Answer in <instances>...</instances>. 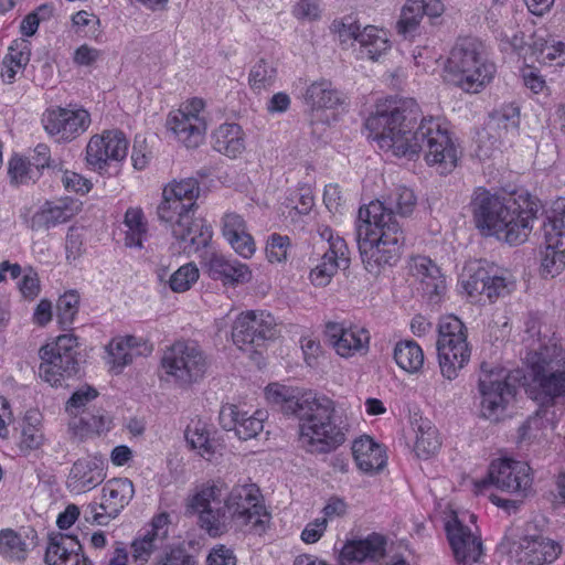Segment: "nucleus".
<instances>
[{"label":"nucleus","instance_id":"f257e3e1","mask_svg":"<svg viewBox=\"0 0 565 565\" xmlns=\"http://www.w3.org/2000/svg\"><path fill=\"white\" fill-rule=\"evenodd\" d=\"M365 128L383 151L408 159L423 152L426 163L440 173L451 172L460 159L456 140L439 119L424 118L417 125V104L413 99H379Z\"/></svg>","mask_w":565,"mask_h":565},{"label":"nucleus","instance_id":"f03ea898","mask_svg":"<svg viewBox=\"0 0 565 565\" xmlns=\"http://www.w3.org/2000/svg\"><path fill=\"white\" fill-rule=\"evenodd\" d=\"M223 483L207 481L196 486L185 501L186 512L198 515L200 527L211 537L226 534L233 526L262 535L269 526L271 515L255 483L236 484L221 503Z\"/></svg>","mask_w":565,"mask_h":565},{"label":"nucleus","instance_id":"7ed1b4c3","mask_svg":"<svg viewBox=\"0 0 565 565\" xmlns=\"http://www.w3.org/2000/svg\"><path fill=\"white\" fill-rule=\"evenodd\" d=\"M476 228L484 237H495L511 246L530 237L539 206L529 193L503 196L478 186L469 203Z\"/></svg>","mask_w":565,"mask_h":565},{"label":"nucleus","instance_id":"20e7f679","mask_svg":"<svg viewBox=\"0 0 565 565\" xmlns=\"http://www.w3.org/2000/svg\"><path fill=\"white\" fill-rule=\"evenodd\" d=\"M356 226L358 246L365 269L379 274L394 265L401 255L404 234L385 204L375 200L360 207Z\"/></svg>","mask_w":565,"mask_h":565},{"label":"nucleus","instance_id":"39448f33","mask_svg":"<svg viewBox=\"0 0 565 565\" xmlns=\"http://www.w3.org/2000/svg\"><path fill=\"white\" fill-rule=\"evenodd\" d=\"M200 192L201 188L195 178L172 180L164 185L162 200L157 209L159 220L170 224L173 236L188 242L191 252L206 247L213 235L209 224L193 217Z\"/></svg>","mask_w":565,"mask_h":565},{"label":"nucleus","instance_id":"423d86ee","mask_svg":"<svg viewBox=\"0 0 565 565\" xmlns=\"http://www.w3.org/2000/svg\"><path fill=\"white\" fill-rule=\"evenodd\" d=\"M298 419V443L309 454H329L345 441L334 403L328 397L316 395Z\"/></svg>","mask_w":565,"mask_h":565},{"label":"nucleus","instance_id":"0eeeda50","mask_svg":"<svg viewBox=\"0 0 565 565\" xmlns=\"http://www.w3.org/2000/svg\"><path fill=\"white\" fill-rule=\"evenodd\" d=\"M447 71L458 88L469 94H478L493 81L497 66L489 60L480 41L463 39L452 49Z\"/></svg>","mask_w":565,"mask_h":565},{"label":"nucleus","instance_id":"6e6552de","mask_svg":"<svg viewBox=\"0 0 565 565\" xmlns=\"http://www.w3.org/2000/svg\"><path fill=\"white\" fill-rule=\"evenodd\" d=\"M526 392L540 403H553L565 395V352L557 345L544 347L526 358Z\"/></svg>","mask_w":565,"mask_h":565},{"label":"nucleus","instance_id":"1a4fd4ad","mask_svg":"<svg viewBox=\"0 0 565 565\" xmlns=\"http://www.w3.org/2000/svg\"><path fill=\"white\" fill-rule=\"evenodd\" d=\"M160 367L168 382L181 388H189L203 380L209 361L198 343L175 341L164 349Z\"/></svg>","mask_w":565,"mask_h":565},{"label":"nucleus","instance_id":"9d476101","mask_svg":"<svg viewBox=\"0 0 565 565\" xmlns=\"http://www.w3.org/2000/svg\"><path fill=\"white\" fill-rule=\"evenodd\" d=\"M437 356L441 375L448 381L459 376L471 358V348L467 340V328L454 315L441 318L438 326Z\"/></svg>","mask_w":565,"mask_h":565},{"label":"nucleus","instance_id":"9b49d317","mask_svg":"<svg viewBox=\"0 0 565 565\" xmlns=\"http://www.w3.org/2000/svg\"><path fill=\"white\" fill-rule=\"evenodd\" d=\"M541 271L555 277L565 268V200H556L543 224Z\"/></svg>","mask_w":565,"mask_h":565},{"label":"nucleus","instance_id":"f8f14e48","mask_svg":"<svg viewBox=\"0 0 565 565\" xmlns=\"http://www.w3.org/2000/svg\"><path fill=\"white\" fill-rule=\"evenodd\" d=\"M167 128L188 148H195L204 140L207 130L206 103L201 97H191L169 113Z\"/></svg>","mask_w":565,"mask_h":565},{"label":"nucleus","instance_id":"ddd939ff","mask_svg":"<svg viewBox=\"0 0 565 565\" xmlns=\"http://www.w3.org/2000/svg\"><path fill=\"white\" fill-rule=\"evenodd\" d=\"M533 482L531 468L524 461L500 458L491 462L488 478L475 482V492L482 494L490 484L515 495H526Z\"/></svg>","mask_w":565,"mask_h":565},{"label":"nucleus","instance_id":"4468645a","mask_svg":"<svg viewBox=\"0 0 565 565\" xmlns=\"http://www.w3.org/2000/svg\"><path fill=\"white\" fill-rule=\"evenodd\" d=\"M135 495V487L128 478H113L102 488L100 502H90L83 510L85 522L107 525L129 504Z\"/></svg>","mask_w":565,"mask_h":565},{"label":"nucleus","instance_id":"2eb2a0df","mask_svg":"<svg viewBox=\"0 0 565 565\" xmlns=\"http://www.w3.org/2000/svg\"><path fill=\"white\" fill-rule=\"evenodd\" d=\"M92 124L90 114L78 105L53 106L42 115L45 132L58 142H71L85 134Z\"/></svg>","mask_w":565,"mask_h":565},{"label":"nucleus","instance_id":"dca6fc26","mask_svg":"<svg viewBox=\"0 0 565 565\" xmlns=\"http://www.w3.org/2000/svg\"><path fill=\"white\" fill-rule=\"evenodd\" d=\"M478 391L480 395V416L491 422H498L504 415L508 405L515 395V388L502 371H482Z\"/></svg>","mask_w":565,"mask_h":565},{"label":"nucleus","instance_id":"f3484780","mask_svg":"<svg viewBox=\"0 0 565 565\" xmlns=\"http://www.w3.org/2000/svg\"><path fill=\"white\" fill-rule=\"evenodd\" d=\"M129 141L122 131L104 130L89 138L85 148V161L93 171L103 173L111 163L126 159Z\"/></svg>","mask_w":565,"mask_h":565},{"label":"nucleus","instance_id":"a211bd4d","mask_svg":"<svg viewBox=\"0 0 565 565\" xmlns=\"http://www.w3.org/2000/svg\"><path fill=\"white\" fill-rule=\"evenodd\" d=\"M324 334L337 355L349 360L370 351L371 335L366 328L350 321H329Z\"/></svg>","mask_w":565,"mask_h":565},{"label":"nucleus","instance_id":"6ab92c4d","mask_svg":"<svg viewBox=\"0 0 565 565\" xmlns=\"http://www.w3.org/2000/svg\"><path fill=\"white\" fill-rule=\"evenodd\" d=\"M319 234L322 239L327 241L329 247L319 264L311 269L309 277L315 286L324 287L331 281L338 269L349 266L350 252L344 238L334 234L330 227L320 228Z\"/></svg>","mask_w":565,"mask_h":565},{"label":"nucleus","instance_id":"aec40b11","mask_svg":"<svg viewBox=\"0 0 565 565\" xmlns=\"http://www.w3.org/2000/svg\"><path fill=\"white\" fill-rule=\"evenodd\" d=\"M276 320L267 311L242 312L235 320L232 331L234 343L244 350L247 345L274 337Z\"/></svg>","mask_w":565,"mask_h":565},{"label":"nucleus","instance_id":"412c9836","mask_svg":"<svg viewBox=\"0 0 565 565\" xmlns=\"http://www.w3.org/2000/svg\"><path fill=\"white\" fill-rule=\"evenodd\" d=\"M447 539L455 559L461 565H472L481 558L483 547L480 536L463 524L458 515H452L445 524Z\"/></svg>","mask_w":565,"mask_h":565},{"label":"nucleus","instance_id":"4be33fe9","mask_svg":"<svg viewBox=\"0 0 565 565\" xmlns=\"http://www.w3.org/2000/svg\"><path fill=\"white\" fill-rule=\"evenodd\" d=\"M562 545L543 535H525L510 550L515 562L523 565H545L556 561L562 554Z\"/></svg>","mask_w":565,"mask_h":565},{"label":"nucleus","instance_id":"5701e85b","mask_svg":"<svg viewBox=\"0 0 565 565\" xmlns=\"http://www.w3.org/2000/svg\"><path fill=\"white\" fill-rule=\"evenodd\" d=\"M82 210V202L70 196L45 201L30 218L33 231L50 230L67 223Z\"/></svg>","mask_w":565,"mask_h":565},{"label":"nucleus","instance_id":"b1692460","mask_svg":"<svg viewBox=\"0 0 565 565\" xmlns=\"http://www.w3.org/2000/svg\"><path fill=\"white\" fill-rule=\"evenodd\" d=\"M153 350L152 344L135 335L114 338L106 347V362L110 370L119 374L124 367L131 364L137 356H147Z\"/></svg>","mask_w":565,"mask_h":565},{"label":"nucleus","instance_id":"393cba45","mask_svg":"<svg viewBox=\"0 0 565 565\" xmlns=\"http://www.w3.org/2000/svg\"><path fill=\"white\" fill-rule=\"evenodd\" d=\"M220 423L224 429L234 430L239 439L247 440L263 430L264 412L249 414L238 405L225 404L220 411Z\"/></svg>","mask_w":565,"mask_h":565},{"label":"nucleus","instance_id":"a878e982","mask_svg":"<svg viewBox=\"0 0 565 565\" xmlns=\"http://www.w3.org/2000/svg\"><path fill=\"white\" fill-rule=\"evenodd\" d=\"M444 12L441 0H405L396 22V31L405 38L414 35L425 15L433 20L440 18Z\"/></svg>","mask_w":565,"mask_h":565},{"label":"nucleus","instance_id":"bb28decb","mask_svg":"<svg viewBox=\"0 0 565 565\" xmlns=\"http://www.w3.org/2000/svg\"><path fill=\"white\" fill-rule=\"evenodd\" d=\"M168 536V516L153 518L150 529L138 535L130 544L132 561L136 565H146L152 554L162 547Z\"/></svg>","mask_w":565,"mask_h":565},{"label":"nucleus","instance_id":"cd10ccee","mask_svg":"<svg viewBox=\"0 0 565 565\" xmlns=\"http://www.w3.org/2000/svg\"><path fill=\"white\" fill-rule=\"evenodd\" d=\"M105 478L106 472L102 460L82 458L73 463L66 479V488L74 494H82L95 489Z\"/></svg>","mask_w":565,"mask_h":565},{"label":"nucleus","instance_id":"c85d7f7f","mask_svg":"<svg viewBox=\"0 0 565 565\" xmlns=\"http://www.w3.org/2000/svg\"><path fill=\"white\" fill-rule=\"evenodd\" d=\"M205 266L209 277L222 281L224 286L248 284L253 279V271L247 264L222 254H212Z\"/></svg>","mask_w":565,"mask_h":565},{"label":"nucleus","instance_id":"c756f323","mask_svg":"<svg viewBox=\"0 0 565 565\" xmlns=\"http://www.w3.org/2000/svg\"><path fill=\"white\" fill-rule=\"evenodd\" d=\"M222 234L232 249L245 259L256 253V243L250 234L245 218L235 213L227 212L222 218Z\"/></svg>","mask_w":565,"mask_h":565},{"label":"nucleus","instance_id":"7c9ffc66","mask_svg":"<svg viewBox=\"0 0 565 565\" xmlns=\"http://www.w3.org/2000/svg\"><path fill=\"white\" fill-rule=\"evenodd\" d=\"M268 403L277 407L285 415H294L297 418L306 411L307 406L316 397L313 393H301L298 388L285 386L278 383L269 384L265 388Z\"/></svg>","mask_w":565,"mask_h":565},{"label":"nucleus","instance_id":"2f4dec72","mask_svg":"<svg viewBox=\"0 0 565 565\" xmlns=\"http://www.w3.org/2000/svg\"><path fill=\"white\" fill-rule=\"evenodd\" d=\"M409 269L419 281L424 295L430 300H437L446 291V279L430 258L420 255L412 257Z\"/></svg>","mask_w":565,"mask_h":565},{"label":"nucleus","instance_id":"473e14b6","mask_svg":"<svg viewBox=\"0 0 565 565\" xmlns=\"http://www.w3.org/2000/svg\"><path fill=\"white\" fill-rule=\"evenodd\" d=\"M47 565H90L75 536L60 534L52 537L46 552Z\"/></svg>","mask_w":565,"mask_h":565},{"label":"nucleus","instance_id":"72a5a7b5","mask_svg":"<svg viewBox=\"0 0 565 565\" xmlns=\"http://www.w3.org/2000/svg\"><path fill=\"white\" fill-rule=\"evenodd\" d=\"M384 546L385 542L379 535L348 541L339 553V563L340 565H354L379 559L384 554Z\"/></svg>","mask_w":565,"mask_h":565},{"label":"nucleus","instance_id":"f704fd0d","mask_svg":"<svg viewBox=\"0 0 565 565\" xmlns=\"http://www.w3.org/2000/svg\"><path fill=\"white\" fill-rule=\"evenodd\" d=\"M352 455L359 470L370 475L381 471L387 460L384 447L370 436H362L353 441Z\"/></svg>","mask_w":565,"mask_h":565},{"label":"nucleus","instance_id":"c9c22d12","mask_svg":"<svg viewBox=\"0 0 565 565\" xmlns=\"http://www.w3.org/2000/svg\"><path fill=\"white\" fill-rule=\"evenodd\" d=\"M214 149L227 158L236 159L246 149V136L243 128L235 122L220 125L212 135Z\"/></svg>","mask_w":565,"mask_h":565},{"label":"nucleus","instance_id":"e433bc0d","mask_svg":"<svg viewBox=\"0 0 565 565\" xmlns=\"http://www.w3.org/2000/svg\"><path fill=\"white\" fill-rule=\"evenodd\" d=\"M358 43L360 58L373 62L379 61L392 46L388 32L375 25L364 26Z\"/></svg>","mask_w":565,"mask_h":565},{"label":"nucleus","instance_id":"4c0bfd02","mask_svg":"<svg viewBox=\"0 0 565 565\" xmlns=\"http://www.w3.org/2000/svg\"><path fill=\"white\" fill-rule=\"evenodd\" d=\"M305 102L312 109H333L343 103V96L330 81L320 79L308 86Z\"/></svg>","mask_w":565,"mask_h":565},{"label":"nucleus","instance_id":"58836bf2","mask_svg":"<svg viewBox=\"0 0 565 565\" xmlns=\"http://www.w3.org/2000/svg\"><path fill=\"white\" fill-rule=\"evenodd\" d=\"M31 50L26 40H15L9 47L8 54L2 61L1 78L11 84L15 75L23 70L30 61Z\"/></svg>","mask_w":565,"mask_h":565},{"label":"nucleus","instance_id":"ea45409f","mask_svg":"<svg viewBox=\"0 0 565 565\" xmlns=\"http://www.w3.org/2000/svg\"><path fill=\"white\" fill-rule=\"evenodd\" d=\"M45 441L42 427V415L38 411L26 412L22 425L19 447L22 451L41 448Z\"/></svg>","mask_w":565,"mask_h":565},{"label":"nucleus","instance_id":"a19ab883","mask_svg":"<svg viewBox=\"0 0 565 565\" xmlns=\"http://www.w3.org/2000/svg\"><path fill=\"white\" fill-rule=\"evenodd\" d=\"M415 433L414 451L418 458L428 459L438 452L441 440L435 425L427 419H422Z\"/></svg>","mask_w":565,"mask_h":565},{"label":"nucleus","instance_id":"79ce46f5","mask_svg":"<svg viewBox=\"0 0 565 565\" xmlns=\"http://www.w3.org/2000/svg\"><path fill=\"white\" fill-rule=\"evenodd\" d=\"M78 347L77 338L73 333L58 335L54 341L43 345L40 351L43 355H50V359H55L64 362L66 369L70 365L76 367V349Z\"/></svg>","mask_w":565,"mask_h":565},{"label":"nucleus","instance_id":"37998d69","mask_svg":"<svg viewBox=\"0 0 565 565\" xmlns=\"http://www.w3.org/2000/svg\"><path fill=\"white\" fill-rule=\"evenodd\" d=\"M185 439L190 447L196 451L199 456L206 460H212L217 450V444L210 435L205 424L192 422L185 430Z\"/></svg>","mask_w":565,"mask_h":565},{"label":"nucleus","instance_id":"c03bdc74","mask_svg":"<svg viewBox=\"0 0 565 565\" xmlns=\"http://www.w3.org/2000/svg\"><path fill=\"white\" fill-rule=\"evenodd\" d=\"M125 245L127 247L141 248L147 237L148 225L141 207L131 206L127 209L124 216Z\"/></svg>","mask_w":565,"mask_h":565},{"label":"nucleus","instance_id":"a18cd8bd","mask_svg":"<svg viewBox=\"0 0 565 565\" xmlns=\"http://www.w3.org/2000/svg\"><path fill=\"white\" fill-rule=\"evenodd\" d=\"M277 75L274 61L262 57L250 66L248 86L254 93L260 94L275 85Z\"/></svg>","mask_w":565,"mask_h":565},{"label":"nucleus","instance_id":"49530a36","mask_svg":"<svg viewBox=\"0 0 565 565\" xmlns=\"http://www.w3.org/2000/svg\"><path fill=\"white\" fill-rule=\"evenodd\" d=\"M98 392L88 385L77 388L65 403V414L67 415V427L79 424L82 416L88 413V405L96 399Z\"/></svg>","mask_w":565,"mask_h":565},{"label":"nucleus","instance_id":"de8ad7c7","mask_svg":"<svg viewBox=\"0 0 565 565\" xmlns=\"http://www.w3.org/2000/svg\"><path fill=\"white\" fill-rule=\"evenodd\" d=\"M111 427V418L104 411L88 412L79 419V424L71 426L68 431L73 437L83 439L93 435L106 433Z\"/></svg>","mask_w":565,"mask_h":565},{"label":"nucleus","instance_id":"09e8293b","mask_svg":"<svg viewBox=\"0 0 565 565\" xmlns=\"http://www.w3.org/2000/svg\"><path fill=\"white\" fill-rule=\"evenodd\" d=\"M394 360L405 372L417 373L424 364V352L413 340L399 341L394 348Z\"/></svg>","mask_w":565,"mask_h":565},{"label":"nucleus","instance_id":"8fccbe9b","mask_svg":"<svg viewBox=\"0 0 565 565\" xmlns=\"http://www.w3.org/2000/svg\"><path fill=\"white\" fill-rule=\"evenodd\" d=\"M31 543L20 533L4 529L0 531V554L12 561L26 558Z\"/></svg>","mask_w":565,"mask_h":565},{"label":"nucleus","instance_id":"3c124183","mask_svg":"<svg viewBox=\"0 0 565 565\" xmlns=\"http://www.w3.org/2000/svg\"><path fill=\"white\" fill-rule=\"evenodd\" d=\"M39 355L41 359L39 375L52 386L61 385L65 379L71 377L76 371L75 366L70 365V367L66 369L64 362L50 359L49 354L43 355L41 351H39Z\"/></svg>","mask_w":565,"mask_h":565},{"label":"nucleus","instance_id":"603ef678","mask_svg":"<svg viewBox=\"0 0 565 565\" xmlns=\"http://www.w3.org/2000/svg\"><path fill=\"white\" fill-rule=\"evenodd\" d=\"M387 206L385 209L392 213L395 212L399 216H409L417 206V196L414 191L407 186L398 185L393 189L386 199Z\"/></svg>","mask_w":565,"mask_h":565},{"label":"nucleus","instance_id":"864d4df0","mask_svg":"<svg viewBox=\"0 0 565 565\" xmlns=\"http://www.w3.org/2000/svg\"><path fill=\"white\" fill-rule=\"evenodd\" d=\"M8 174L10 182L14 185L34 183L39 178L38 173L26 158L14 154L8 162Z\"/></svg>","mask_w":565,"mask_h":565},{"label":"nucleus","instance_id":"5fc2aeb1","mask_svg":"<svg viewBox=\"0 0 565 565\" xmlns=\"http://www.w3.org/2000/svg\"><path fill=\"white\" fill-rule=\"evenodd\" d=\"M540 63L550 66H565V44L555 39L544 40L542 43H534Z\"/></svg>","mask_w":565,"mask_h":565},{"label":"nucleus","instance_id":"6e6d98bb","mask_svg":"<svg viewBox=\"0 0 565 565\" xmlns=\"http://www.w3.org/2000/svg\"><path fill=\"white\" fill-rule=\"evenodd\" d=\"M291 239L287 235L273 233L267 237L265 246L266 259L270 264H285L291 252Z\"/></svg>","mask_w":565,"mask_h":565},{"label":"nucleus","instance_id":"4d7b16f0","mask_svg":"<svg viewBox=\"0 0 565 565\" xmlns=\"http://www.w3.org/2000/svg\"><path fill=\"white\" fill-rule=\"evenodd\" d=\"M200 271L195 264L188 263L173 271L167 284L173 292L188 291L199 279Z\"/></svg>","mask_w":565,"mask_h":565},{"label":"nucleus","instance_id":"13d9d810","mask_svg":"<svg viewBox=\"0 0 565 565\" xmlns=\"http://www.w3.org/2000/svg\"><path fill=\"white\" fill-rule=\"evenodd\" d=\"M520 124V110L514 104H504L493 110L490 125L499 130L515 131Z\"/></svg>","mask_w":565,"mask_h":565},{"label":"nucleus","instance_id":"bf43d9fd","mask_svg":"<svg viewBox=\"0 0 565 565\" xmlns=\"http://www.w3.org/2000/svg\"><path fill=\"white\" fill-rule=\"evenodd\" d=\"M487 270L479 268L473 273L462 275L460 287L471 301H482L486 292Z\"/></svg>","mask_w":565,"mask_h":565},{"label":"nucleus","instance_id":"052dcab7","mask_svg":"<svg viewBox=\"0 0 565 565\" xmlns=\"http://www.w3.org/2000/svg\"><path fill=\"white\" fill-rule=\"evenodd\" d=\"M484 297L489 301H495L500 297H505L515 288V280L512 275H489L487 271Z\"/></svg>","mask_w":565,"mask_h":565},{"label":"nucleus","instance_id":"680f3d73","mask_svg":"<svg viewBox=\"0 0 565 565\" xmlns=\"http://www.w3.org/2000/svg\"><path fill=\"white\" fill-rule=\"evenodd\" d=\"M330 30L341 44H347L351 41L358 42L362 32L359 21L350 15L334 20Z\"/></svg>","mask_w":565,"mask_h":565},{"label":"nucleus","instance_id":"e2e57ef3","mask_svg":"<svg viewBox=\"0 0 565 565\" xmlns=\"http://www.w3.org/2000/svg\"><path fill=\"white\" fill-rule=\"evenodd\" d=\"M79 296L75 291L65 292L57 301V320L62 328H68L78 312Z\"/></svg>","mask_w":565,"mask_h":565},{"label":"nucleus","instance_id":"0e129e2a","mask_svg":"<svg viewBox=\"0 0 565 565\" xmlns=\"http://www.w3.org/2000/svg\"><path fill=\"white\" fill-rule=\"evenodd\" d=\"M55 173H61V182L68 192L86 194L93 188V183L88 179L74 171L63 170L61 168V170H55Z\"/></svg>","mask_w":565,"mask_h":565},{"label":"nucleus","instance_id":"69168bd1","mask_svg":"<svg viewBox=\"0 0 565 565\" xmlns=\"http://www.w3.org/2000/svg\"><path fill=\"white\" fill-rule=\"evenodd\" d=\"M72 26L75 32H82L86 30V33L95 35L100 26L99 18L89 11L81 10L74 13L71 18Z\"/></svg>","mask_w":565,"mask_h":565},{"label":"nucleus","instance_id":"338daca9","mask_svg":"<svg viewBox=\"0 0 565 565\" xmlns=\"http://www.w3.org/2000/svg\"><path fill=\"white\" fill-rule=\"evenodd\" d=\"M31 164L40 174L44 168L52 169L53 172H55V170H61V163L51 159L50 148L44 143H40L34 148V154L32 157Z\"/></svg>","mask_w":565,"mask_h":565},{"label":"nucleus","instance_id":"774afa93","mask_svg":"<svg viewBox=\"0 0 565 565\" xmlns=\"http://www.w3.org/2000/svg\"><path fill=\"white\" fill-rule=\"evenodd\" d=\"M152 565H196V562L185 550L175 547L164 553Z\"/></svg>","mask_w":565,"mask_h":565}]
</instances>
